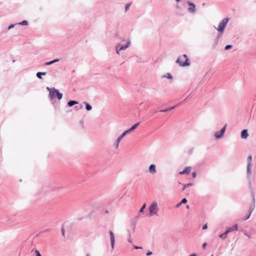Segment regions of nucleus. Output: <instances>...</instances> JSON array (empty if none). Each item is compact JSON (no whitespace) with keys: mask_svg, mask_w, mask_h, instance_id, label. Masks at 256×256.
I'll list each match as a JSON object with an SVG mask.
<instances>
[{"mask_svg":"<svg viewBox=\"0 0 256 256\" xmlns=\"http://www.w3.org/2000/svg\"><path fill=\"white\" fill-rule=\"evenodd\" d=\"M150 215V216L156 215L157 212L158 210V204L156 202H152L149 208Z\"/></svg>","mask_w":256,"mask_h":256,"instance_id":"39448f33","label":"nucleus"},{"mask_svg":"<svg viewBox=\"0 0 256 256\" xmlns=\"http://www.w3.org/2000/svg\"><path fill=\"white\" fill-rule=\"evenodd\" d=\"M176 106H177V104L176 106H172V107H170V108H167L168 112L170 111V110H174Z\"/></svg>","mask_w":256,"mask_h":256,"instance_id":"c756f323","label":"nucleus"},{"mask_svg":"<svg viewBox=\"0 0 256 256\" xmlns=\"http://www.w3.org/2000/svg\"><path fill=\"white\" fill-rule=\"evenodd\" d=\"M134 249H136V250H138V249L142 248H141V247H139V246H134Z\"/></svg>","mask_w":256,"mask_h":256,"instance_id":"a18cd8bd","label":"nucleus"},{"mask_svg":"<svg viewBox=\"0 0 256 256\" xmlns=\"http://www.w3.org/2000/svg\"><path fill=\"white\" fill-rule=\"evenodd\" d=\"M190 171V167H186L182 171L179 172V174L180 175L188 174Z\"/></svg>","mask_w":256,"mask_h":256,"instance_id":"ddd939ff","label":"nucleus"},{"mask_svg":"<svg viewBox=\"0 0 256 256\" xmlns=\"http://www.w3.org/2000/svg\"><path fill=\"white\" fill-rule=\"evenodd\" d=\"M228 234L225 231L224 232L219 235V238L222 239L226 240L227 238Z\"/></svg>","mask_w":256,"mask_h":256,"instance_id":"f3484780","label":"nucleus"},{"mask_svg":"<svg viewBox=\"0 0 256 256\" xmlns=\"http://www.w3.org/2000/svg\"><path fill=\"white\" fill-rule=\"evenodd\" d=\"M120 44H118L116 48V53L118 54H120V50H120Z\"/></svg>","mask_w":256,"mask_h":256,"instance_id":"b1692460","label":"nucleus"},{"mask_svg":"<svg viewBox=\"0 0 256 256\" xmlns=\"http://www.w3.org/2000/svg\"><path fill=\"white\" fill-rule=\"evenodd\" d=\"M28 24V21L26 20H24L20 22H19L18 24L20 25H22V26H26Z\"/></svg>","mask_w":256,"mask_h":256,"instance_id":"4be33fe9","label":"nucleus"},{"mask_svg":"<svg viewBox=\"0 0 256 256\" xmlns=\"http://www.w3.org/2000/svg\"><path fill=\"white\" fill-rule=\"evenodd\" d=\"M162 78H165L170 80H172L173 78L172 76L170 73H167L166 74L163 75Z\"/></svg>","mask_w":256,"mask_h":256,"instance_id":"aec40b11","label":"nucleus"},{"mask_svg":"<svg viewBox=\"0 0 256 256\" xmlns=\"http://www.w3.org/2000/svg\"><path fill=\"white\" fill-rule=\"evenodd\" d=\"M84 104L86 106V108L88 111H90L92 109V106L88 103L84 102Z\"/></svg>","mask_w":256,"mask_h":256,"instance_id":"6ab92c4d","label":"nucleus"},{"mask_svg":"<svg viewBox=\"0 0 256 256\" xmlns=\"http://www.w3.org/2000/svg\"><path fill=\"white\" fill-rule=\"evenodd\" d=\"M228 21H229L228 18H224L219 23L218 27L217 28H216L215 27V28L217 30L218 32L222 33L224 31Z\"/></svg>","mask_w":256,"mask_h":256,"instance_id":"20e7f679","label":"nucleus"},{"mask_svg":"<svg viewBox=\"0 0 256 256\" xmlns=\"http://www.w3.org/2000/svg\"><path fill=\"white\" fill-rule=\"evenodd\" d=\"M46 89L48 90L50 92H52V90H53V88H50L49 87H46Z\"/></svg>","mask_w":256,"mask_h":256,"instance_id":"37998d69","label":"nucleus"},{"mask_svg":"<svg viewBox=\"0 0 256 256\" xmlns=\"http://www.w3.org/2000/svg\"><path fill=\"white\" fill-rule=\"evenodd\" d=\"M146 207V204H144L139 210V212H142Z\"/></svg>","mask_w":256,"mask_h":256,"instance_id":"5701e85b","label":"nucleus"},{"mask_svg":"<svg viewBox=\"0 0 256 256\" xmlns=\"http://www.w3.org/2000/svg\"><path fill=\"white\" fill-rule=\"evenodd\" d=\"M187 4L188 5L189 7L188 8V11L191 14H194L196 12V6L193 3L188 2Z\"/></svg>","mask_w":256,"mask_h":256,"instance_id":"0eeeda50","label":"nucleus"},{"mask_svg":"<svg viewBox=\"0 0 256 256\" xmlns=\"http://www.w3.org/2000/svg\"><path fill=\"white\" fill-rule=\"evenodd\" d=\"M252 156L250 155L247 158V166H246V178L249 180V185H251L250 177L252 175Z\"/></svg>","mask_w":256,"mask_h":256,"instance_id":"f257e3e1","label":"nucleus"},{"mask_svg":"<svg viewBox=\"0 0 256 256\" xmlns=\"http://www.w3.org/2000/svg\"><path fill=\"white\" fill-rule=\"evenodd\" d=\"M213 256L212 255V256Z\"/></svg>","mask_w":256,"mask_h":256,"instance_id":"4d7b16f0","label":"nucleus"},{"mask_svg":"<svg viewBox=\"0 0 256 256\" xmlns=\"http://www.w3.org/2000/svg\"><path fill=\"white\" fill-rule=\"evenodd\" d=\"M134 228H135L134 226H132V230H133V232H134Z\"/></svg>","mask_w":256,"mask_h":256,"instance_id":"3c124183","label":"nucleus"},{"mask_svg":"<svg viewBox=\"0 0 256 256\" xmlns=\"http://www.w3.org/2000/svg\"><path fill=\"white\" fill-rule=\"evenodd\" d=\"M53 90L49 92V98L52 100L54 98L56 97L58 100L62 98V94L58 90L53 88Z\"/></svg>","mask_w":256,"mask_h":256,"instance_id":"7ed1b4c3","label":"nucleus"},{"mask_svg":"<svg viewBox=\"0 0 256 256\" xmlns=\"http://www.w3.org/2000/svg\"><path fill=\"white\" fill-rule=\"evenodd\" d=\"M221 36H222V35H221L220 34H218V38H220Z\"/></svg>","mask_w":256,"mask_h":256,"instance_id":"8fccbe9b","label":"nucleus"},{"mask_svg":"<svg viewBox=\"0 0 256 256\" xmlns=\"http://www.w3.org/2000/svg\"><path fill=\"white\" fill-rule=\"evenodd\" d=\"M139 124H140V122H138V123H136V124H134V125H133L130 128V132H132V130H135L138 127V126L139 125Z\"/></svg>","mask_w":256,"mask_h":256,"instance_id":"412c9836","label":"nucleus"},{"mask_svg":"<svg viewBox=\"0 0 256 256\" xmlns=\"http://www.w3.org/2000/svg\"><path fill=\"white\" fill-rule=\"evenodd\" d=\"M188 98V97H187L182 102H181L178 104H177L178 106H179L180 105H181Z\"/></svg>","mask_w":256,"mask_h":256,"instance_id":"72a5a7b5","label":"nucleus"},{"mask_svg":"<svg viewBox=\"0 0 256 256\" xmlns=\"http://www.w3.org/2000/svg\"><path fill=\"white\" fill-rule=\"evenodd\" d=\"M124 138L123 136L121 134L116 140V144H115V146L116 148H118V144L122 138Z\"/></svg>","mask_w":256,"mask_h":256,"instance_id":"2eb2a0df","label":"nucleus"},{"mask_svg":"<svg viewBox=\"0 0 256 256\" xmlns=\"http://www.w3.org/2000/svg\"><path fill=\"white\" fill-rule=\"evenodd\" d=\"M108 210H106V213H108Z\"/></svg>","mask_w":256,"mask_h":256,"instance_id":"6e6d98bb","label":"nucleus"},{"mask_svg":"<svg viewBox=\"0 0 256 256\" xmlns=\"http://www.w3.org/2000/svg\"><path fill=\"white\" fill-rule=\"evenodd\" d=\"M192 184L191 183H188V184H185L186 186V188L188 187H190V186H192Z\"/></svg>","mask_w":256,"mask_h":256,"instance_id":"a19ab883","label":"nucleus"},{"mask_svg":"<svg viewBox=\"0 0 256 256\" xmlns=\"http://www.w3.org/2000/svg\"><path fill=\"white\" fill-rule=\"evenodd\" d=\"M110 234V242H111V246L112 249L114 248V236L112 231H110L109 232Z\"/></svg>","mask_w":256,"mask_h":256,"instance_id":"1a4fd4ad","label":"nucleus"},{"mask_svg":"<svg viewBox=\"0 0 256 256\" xmlns=\"http://www.w3.org/2000/svg\"><path fill=\"white\" fill-rule=\"evenodd\" d=\"M254 208H255V203H254V198L252 203L250 206L248 212H250V214H252V211L254 210Z\"/></svg>","mask_w":256,"mask_h":256,"instance_id":"4468645a","label":"nucleus"},{"mask_svg":"<svg viewBox=\"0 0 256 256\" xmlns=\"http://www.w3.org/2000/svg\"><path fill=\"white\" fill-rule=\"evenodd\" d=\"M196 176V172H194L192 173V176L193 178H195Z\"/></svg>","mask_w":256,"mask_h":256,"instance_id":"f704fd0d","label":"nucleus"},{"mask_svg":"<svg viewBox=\"0 0 256 256\" xmlns=\"http://www.w3.org/2000/svg\"><path fill=\"white\" fill-rule=\"evenodd\" d=\"M152 252H151V251H149V252H148L146 253V256H150L152 255Z\"/></svg>","mask_w":256,"mask_h":256,"instance_id":"c9c22d12","label":"nucleus"},{"mask_svg":"<svg viewBox=\"0 0 256 256\" xmlns=\"http://www.w3.org/2000/svg\"><path fill=\"white\" fill-rule=\"evenodd\" d=\"M62 235L64 237L65 236L64 230L63 228H62Z\"/></svg>","mask_w":256,"mask_h":256,"instance_id":"e433bc0d","label":"nucleus"},{"mask_svg":"<svg viewBox=\"0 0 256 256\" xmlns=\"http://www.w3.org/2000/svg\"><path fill=\"white\" fill-rule=\"evenodd\" d=\"M54 64V62H53L52 60V61L46 62L44 63V65H46V66H49V65L52 64Z\"/></svg>","mask_w":256,"mask_h":256,"instance_id":"a878e982","label":"nucleus"},{"mask_svg":"<svg viewBox=\"0 0 256 256\" xmlns=\"http://www.w3.org/2000/svg\"><path fill=\"white\" fill-rule=\"evenodd\" d=\"M148 171L152 174H155L156 172V165L154 164H150L148 168Z\"/></svg>","mask_w":256,"mask_h":256,"instance_id":"6e6552de","label":"nucleus"},{"mask_svg":"<svg viewBox=\"0 0 256 256\" xmlns=\"http://www.w3.org/2000/svg\"><path fill=\"white\" fill-rule=\"evenodd\" d=\"M130 132V129L126 130L124 132L122 135V136H123L124 137L127 134H129Z\"/></svg>","mask_w":256,"mask_h":256,"instance_id":"393cba45","label":"nucleus"},{"mask_svg":"<svg viewBox=\"0 0 256 256\" xmlns=\"http://www.w3.org/2000/svg\"><path fill=\"white\" fill-rule=\"evenodd\" d=\"M16 24H10V26H8V30H10V29H11L12 28H14V26L15 25H16Z\"/></svg>","mask_w":256,"mask_h":256,"instance_id":"473e14b6","label":"nucleus"},{"mask_svg":"<svg viewBox=\"0 0 256 256\" xmlns=\"http://www.w3.org/2000/svg\"><path fill=\"white\" fill-rule=\"evenodd\" d=\"M186 208H189V206H188V205L186 206Z\"/></svg>","mask_w":256,"mask_h":256,"instance_id":"5fc2aeb1","label":"nucleus"},{"mask_svg":"<svg viewBox=\"0 0 256 256\" xmlns=\"http://www.w3.org/2000/svg\"><path fill=\"white\" fill-rule=\"evenodd\" d=\"M59 60H59V59L56 58V59H55V60H52V62H54V63H55V62H58Z\"/></svg>","mask_w":256,"mask_h":256,"instance_id":"79ce46f5","label":"nucleus"},{"mask_svg":"<svg viewBox=\"0 0 256 256\" xmlns=\"http://www.w3.org/2000/svg\"><path fill=\"white\" fill-rule=\"evenodd\" d=\"M180 0H176L177 2H178Z\"/></svg>","mask_w":256,"mask_h":256,"instance_id":"864d4df0","label":"nucleus"},{"mask_svg":"<svg viewBox=\"0 0 256 256\" xmlns=\"http://www.w3.org/2000/svg\"><path fill=\"white\" fill-rule=\"evenodd\" d=\"M189 256H197V255L195 254H192L190 255Z\"/></svg>","mask_w":256,"mask_h":256,"instance_id":"09e8293b","label":"nucleus"},{"mask_svg":"<svg viewBox=\"0 0 256 256\" xmlns=\"http://www.w3.org/2000/svg\"><path fill=\"white\" fill-rule=\"evenodd\" d=\"M250 215H251V214H250V212H248V214H246V215L245 216L244 220H248V219L250 218Z\"/></svg>","mask_w":256,"mask_h":256,"instance_id":"7c9ffc66","label":"nucleus"},{"mask_svg":"<svg viewBox=\"0 0 256 256\" xmlns=\"http://www.w3.org/2000/svg\"><path fill=\"white\" fill-rule=\"evenodd\" d=\"M78 102L75 100H70L68 102V106L71 107L76 104H78Z\"/></svg>","mask_w":256,"mask_h":256,"instance_id":"a211bd4d","label":"nucleus"},{"mask_svg":"<svg viewBox=\"0 0 256 256\" xmlns=\"http://www.w3.org/2000/svg\"><path fill=\"white\" fill-rule=\"evenodd\" d=\"M226 126H224L220 130V132H215L214 136V137L216 138V139L220 138L223 136L224 133L225 132V130H226Z\"/></svg>","mask_w":256,"mask_h":256,"instance_id":"423d86ee","label":"nucleus"},{"mask_svg":"<svg viewBox=\"0 0 256 256\" xmlns=\"http://www.w3.org/2000/svg\"><path fill=\"white\" fill-rule=\"evenodd\" d=\"M238 230V226L237 224H235L232 227H228L226 230V232L228 234V233L233 232L234 230Z\"/></svg>","mask_w":256,"mask_h":256,"instance_id":"9d476101","label":"nucleus"},{"mask_svg":"<svg viewBox=\"0 0 256 256\" xmlns=\"http://www.w3.org/2000/svg\"><path fill=\"white\" fill-rule=\"evenodd\" d=\"M86 256H90V254H86Z\"/></svg>","mask_w":256,"mask_h":256,"instance_id":"603ef678","label":"nucleus"},{"mask_svg":"<svg viewBox=\"0 0 256 256\" xmlns=\"http://www.w3.org/2000/svg\"><path fill=\"white\" fill-rule=\"evenodd\" d=\"M187 202H188V200L186 198H184L180 201L182 204H186Z\"/></svg>","mask_w":256,"mask_h":256,"instance_id":"cd10ccee","label":"nucleus"},{"mask_svg":"<svg viewBox=\"0 0 256 256\" xmlns=\"http://www.w3.org/2000/svg\"><path fill=\"white\" fill-rule=\"evenodd\" d=\"M186 188V185H184V186L183 188H182V190L184 191L185 190Z\"/></svg>","mask_w":256,"mask_h":256,"instance_id":"de8ad7c7","label":"nucleus"},{"mask_svg":"<svg viewBox=\"0 0 256 256\" xmlns=\"http://www.w3.org/2000/svg\"><path fill=\"white\" fill-rule=\"evenodd\" d=\"M208 228L207 224H205L202 226V230H206Z\"/></svg>","mask_w":256,"mask_h":256,"instance_id":"58836bf2","label":"nucleus"},{"mask_svg":"<svg viewBox=\"0 0 256 256\" xmlns=\"http://www.w3.org/2000/svg\"><path fill=\"white\" fill-rule=\"evenodd\" d=\"M207 246V244L206 242H204L202 244V248L204 249L206 248V246Z\"/></svg>","mask_w":256,"mask_h":256,"instance_id":"4c0bfd02","label":"nucleus"},{"mask_svg":"<svg viewBox=\"0 0 256 256\" xmlns=\"http://www.w3.org/2000/svg\"><path fill=\"white\" fill-rule=\"evenodd\" d=\"M232 48V45H230V44H228V45H226V46H225V50H228L230 48Z\"/></svg>","mask_w":256,"mask_h":256,"instance_id":"bb28decb","label":"nucleus"},{"mask_svg":"<svg viewBox=\"0 0 256 256\" xmlns=\"http://www.w3.org/2000/svg\"><path fill=\"white\" fill-rule=\"evenodd\" d=\"M181 204H181V202H178V204H177L176 205V208H178Z\"/></svg>","mask_w":256,"mask_h":256,"instance_id":"ea45409f","label":"nucleus"},{"mask_svg":"<svg viewBox=\"0 0 256 256\" xmlns=\"http://www.w3.org/2000/svg\"><path fill=\"white\" fill-rule=\"evenodd\" d=\"M35 254L36 256H42L38 250H35Z\"/></svg>","mask_w":256,"mask_h":256,"instance_id":"c85d7f7f","label":"nucleus"},{"mask_svg":"<svg viewBox=\"0 0 256 256\" xmlns=\"http://www.w3.org/2000/svg\"><path fill=\"white\" fill-rule=\"evenodd\" d=\"M46 74V72H38L36 74V76L40 79H42V76H45Z\"/></svg>","mask_w":256,"mask_h":256,"instance_id":"dca6fc26","label":"nucleus"},{"mask_svg":"<svg viewBox=\"0 0 256 256\" xmlns=\"http://www.w3.org/2000/svg\"><path fill=\"white\" fill-rule=\"evenodd\" d=\"M159 112H167L168 110H167V108H166V109H164V110H161Z\"/></svg>","mask_w":256,"mask_h":256,"instance_id":"c03bdc74","label":"nucleus"},{"mask_svg":"<svg viewBox=\"0 0 256 256\" xmlns=\"http://www.w3.org/2000/svg\"><path fill=\"white\" fill-rule=\"evenodd\" d=\"M188 58L186 54L178 57L176 60V63L181 66H186L190 65L188 62Z\"/></svg>","mask_w":256,"mask_h":256,"instance_id":"f03ea898","label":"nucleus"},{"mask_svg":"<svg viewBox=\"0 0 256 256\" xmlns=\"http://www.w3.org/2000/svg\"><path fill=\"white\" fill-rule=\"evenodd\" d=\"M128 241L129 242H132V240H131V238H130V237L128 238Z\"/></svg>","mask_w":256,"mask_h":256,"instance_id":"49530a36","label":"nucleus"},{"mask_svg":"<svg viewBox=\"0 0 256 256\" xmlns=\"http://www.w3.org/2000/svg\"><path fill=\"white\" fill-rule=\"evenodd\" d=\"M130 4H131L130 3L126 4V8H125L126 11H127L129 9Z\"/></svg>","mask_w":256,"mask_h":256,"instance_id":"2f4dec72","label":"nucleus"},{"mask_svg":"<svg viewBox=\"0 0 256 256\" xmlns=\"http://www.w3.org/2000/svg\"><path fill=\"white\" fill-rule=\"evenodd\" d=\"M130 44V40H126V45H120V49L122 50H125L126 48H127L129 46Z\"/></svg>","mask_w":256,"mask_h":256,"instance_id":"f8f14e48","label":"nucleus"},{"mask_svg":"<svg viewBox=\"0 0 256 256\" xmlns=\"http://www.w3.org/2000/svg\"><path fill=\"white\" fill-rule=\"evenodd\" d=\"M248 136L247 130H244L241 132L240 136L242 139H246Z\"/></svg>","mask_w":256,"mask_h":256,"instance_id":"9b49d317","label":"nucleus"}]
</instances>
